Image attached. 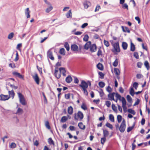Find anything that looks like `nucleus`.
Returning <instances> with one entry per match:
<instances>
[{
  "mask_svg": "<svg viewBox=\"0 0 150 150\" xmlns=\"http://www.w3.org/2000/svg\"><path fill=\"white\" fill-rule=\"evenodd\" d=\"M45 126L46 127L49 129H51V127L49 125V122L48 121H46L45 122Z\"/></svg>",
  "mask_w": 150,
  "mask_h": 150,
  "instance_id": "obj_43",
  "label": "nucleus"
},
{
  "mask_svg": "<svg viewBox=\"0 0 150 150\" xmlns=\"http://www.w3.org/2000/svg\"><path fill=\"white\" fill-rule=\"evenodd\" d=\"M88 38H89V37H88V35H86L84 36V37L83 38V40L84 41L86 42L88 41Z\"/></svg>",
  "mask_w": 150,
  "mask_h": 150,
  "instance_id": "obj_56",
  "label": "nucleus"
},
{
  "mask_svg": "<svg viewBox=\"0 0 150 150\" xmlns=\"http://www.w3.org/2000/svg\"><path fill=\"white\" fill-rule=\"evenodd\" d=\"M143 77L142 75L141 74H137L136 75V77L137 79H139Z\"/></svg>",
  "mask_w": 150,
  "mask_h": 150,
  "instance_id": "obj_64",
  "label": "nucleus"
},
{
  "mask_svg": "<svg viewBox=\"0 0 150 150\" xmlns=\"http://www.w3.org/2000/svg\"><path fill=\"white\" fill-rule=\"evenodd\" d=\"M106 91L110 93L111 92L112 89L109 86H108L106 88Z\"/></svg>",
  "mask_w": 150,
  "mask_h": 150,
  "instance_id": "obj_55",
  "label": "nucleus"
},
{
  "mask_svg": "<svg viewBox=\"0 0 150 150\" xmlns=\"http://www.w3.org/2000/svg\"><path fill=\"white\" fill-rule=\"evenodd\" d=\"M64 96L65 98L67 99H69L70 98V93H69L68 94H65Z\"/></svg>",
  "mask_w": 150,
  "mask_h": 150,
  "instance_id": "obj_59",
  "label": "nucleus"
},
{
  "mask_svg": "<svg viewBox=\"0 0 150 150\" xmlns=\"http://www.w3.org/2000/svg\"><path fill=\"white\" fill-rule=\"evenodd\" d=\"M47 57L52 60H54V57L53 55V53L50 50H49L47 52Z\"/></svg>",
  "mask_w": 150,
  "mask_h": 150,
  "instance_id": "obj_9",
  "label": "nucleus"
},
{
  "mask_svg": "<svg viewBox=\"0 0 150 150\" xmlns=\"http://www.w3.org/2000/svg\"><path fill=\"white\" fill-rule=\"evenodd\" d=\"M88 85L90 87L91 86V83L90 81H88L87 82L85 81L82 80L81 84L79 85V86L82 89L84 93L86 96L88 95V92L87 90V89L88 88Z\"/></svg>",
  "mask_w": 150,
  "mask_h": 150,
  "instance_id": "obj_1",
  "label": "nucleus"
},
{
  "mask_svg": "<svg viewBox=\"0 0 150 150\" xmlns=\"http://www.w3.org/2000/svg\"><path fill=\"white\" fill-rule=\"evenodd\" d=\"M105 105L108 107H109L111 105V102L109 101H106L105 102Z\"/></svg>",
  "mask_w": 150,
  "mask_h": 150,
  "instance_id": "obj_62",
  "label": "nucleus"
},
{
  "mask_svg": "<svg viewBox=\"0 0 150 150\" xmlns=\"http://www.w3.org/2000/svg\"><path fill=\"white\" fill-rule=\"evenodd\" d=\"M117 122L118 123H120L122 120V116L120 115H118L117 116Z\"/></svg>",
  "mask_w": 150,
  "mask_h": 150,
  "instance_id": "obj_45",
  "label": "nucleus"
},
{
  "mask_svg": "<svg viewBox=\"0 0 150 150\" xmlns=\"http://www.w3.org/2000/svg\"><path fill=\"white\" fill-rule=\"evenodd\" d=\"M83 4L85 8L87 9L91 5V3L87 1H85L83 3Z\"/></svg>",
  "mask_w": 150,
  "mask_h": 150,
  "instance_id": "obj_13",
  "label": "nucleus"
},
{
  "mask_svg": "<svg viewBox=\"0 0 150 150\" xmlns=\"http://www.w3.org/2000/svg\"><path fill=\"white\" fill-rule=\"evenodd\" d=\"M68 117L66 116H63L62 117L60 122H65L67 120Z\"/></svg>",
  "mask_w": 150,
  "mask_h": 150,
  "instance_id": "obj_27",
  "label": "nucleus"
},
{
  "mask_svg": "<svg viewBox=\"0 0 150 150\" xmlns=\"http://www.w3.org/2000/svg\"><path fill=\"white\" fill-rule=\"evenodd\" d=\"M9 147L11 148H14L16 147V144L14 142H12L10 145Z\"/></svg>",
  "mask_w": 150,
  "mask_h": 150,
  "instance_id": "obj_40",
  "label": "nucleus"
},
{
  "mask_svg": "<svg viewBox=\"0 0 150 150\" xmlns=\"http://www.w3.org/2000/svg\"><path fill=\"white\" fill-rule=\"evenodd\" d=\"M30 11L28 8L25 9V15H27V18L30 17Z\"/></svg>",
  "mask_w": 150,
  "mask_h": 150,
  "instance_id": "obj_18",
  "label": "nucleus"
},
{
  "mask_svg": "<svg viewBox=\"0 0 150 150\" xmlns=\"http://www.w3.org/2000/svg\"><path fill=\"white\" fill-rule=\"evenodd\" d=\"M33 78L37 84L39 85L40 83V79L38 74H35L34 76H33Z\"/></svg>",
  "mask_w": 150,
  "mask_h": 150,
  "instance_id": "obj_11",
  "label": "nucleus"
},
{
  "mask_svg": "<svg viewBox=\"0 0 150 150\" xmlns=\"http://www.w3.org/2000/svg\"><path fill=\"white\" fill-rule=\"evenodd\" d=\"M81 108L84 110H86L87 109V108L84 103H83L81 106Z\"/></svg>",
  "mask_w": 150,
  "mask_h": 150,
  "instance_id": "obj_61",
  "label": "nucleus"
},
{
  "mask_svg": "<svg viewBox=\"0 0 150 150\" xmlns=\"http://www.w3.org/2000/svg\"><path fill=\"white\" fill-rule=\"evenodd\" d=\"M98 85L100 87L103 88L105 86V84L103 81H100L98 83Z\"/></svg>",
  "mask_w": 150,
  "mask_h": 150,
  "instance_id": "obj_38",
  "label": "nucleus"
},
{
  "mask_svg": "<svg viewBox=\"0 0 150 150\" xmlns=\"http://www.w3.org/2000/svg\"><path fill=\"white\" fill-rule=\"evenodd\" d=\"M10 98V96L8 95L1 94L0 95V100L5 101L8 100Z\"/></svg>",
  "mask_w": 150,
  "mask_h": 150,
  "instance_id": "obj_10",
  "label": "nucleus"
},
{
  "mask_svg": "<svg viewBox=\"0 0 150 150\" xmlns=\"http://www.w3.org/2000/svg\"><path fill=\"white\" fill-rule=\"evenodd\" d=\"M109 120L112 122H114V117L113 115L110 114L109 115Z\"/></svg>",
  "mask_w": 150,
  "mask_h": 150,
  "instance_id": "obj_30",
  "label": "nucleus"
},
{
  "mask_svg": "<svg viewBox=\"0 0 150 150\" xmlns=\"http://www.w3.org/2000/svg\"><path fill=\"white\" fill-rule=\"evenodd\" d=\"M59 70L60 71L61 73H62V75L65 76H66V71L65 69L63 67H60L59 69Z\"/></svg>",
  "mask_w": 150,
  "mask_h": 150,
  "instance_id": "obj_17",
  "label": "nucleus"
},
{
  "mask_svg": "<svg viewBox=\"0 0 150 150\" xmlns=\"http://www.w3.org/2000/svg\"><path fill=\"white\" fill-rule=\"evenodd\" d=\"M127 111L129 112L132 113L133 115H135L136 113V112H135V111L134 110L132 109H128L127 110Z\"/></svg>",
  "mask_w": 150,
  "mask_h": 150,
  "instance_id": "obj_46",
  "label": "nucleus"
},
{
  "mask_svg": "<svg viewBox=\"0 0 150 150\" xmlns=\"http://www.w3.org/2000/svg\"><path fill=\"white\" fill-rule=\"evenodd\" d=\"M104 45L107 47H109L110 46V44L109 42L105 40H104Z\"/></svg>",
  "mask_w": 150,
  "mask_h": 150,
  "instance_id": "obj_52",
  "label": "nucleus"
},
{
  "mask_svg": "<svg viewBox=\"0 0 150 150\" xmlns=\"http://www.w3.org/2000/svg\"><path fill=\"white\" fill-rule=\"evenodd\" d=\"M64 46L66 48L67 51H69V50L70 48L69 46V45L67 42H66L65 43Z\"/></svg>",
  "mask_w": 150,
  "mask_h": 150,
  "instance_id": "obj_42",
  "label": "nucleus"
},
{
  "mask_svg": "<svg viewBox=\"0 0 150 150\" xmlns=\"http://www.w3.org/2000/svg\"><path fill=\"white\" fill-rule=\"evenodd\" d=\"M59 53L62 55H64L65 54V51L64 48H62L60 49L59 51Z\"/></svg>",
  "mask_w": 150,
  "mask_h": 150,
  "instance_id": "obj_32",
  "label": "nucleus"
},
{
  "mask_svg": "<svg viewBox=\"0 0 150 150\" xmlns=\"http://www.w3.org/2000/svg\"><path fill=\"white\" fill-rule=\"evenodd\" d=\"M61 73L60 71H58V68L56 67L54 70V75L57 79H59L61 77Z\"/></svg>",
  "mask_w": 150,
  "mask_h": 150,
  "instance_id": "obj_7",
  "label": "nucleus"
},
{
  "mask_svg": "<svg viewBox=\"0 0 150 150\" xmlns=\"http://www.w3.org/2000/svg\"><path fill=\"white\" fill-rule=\"evenodd\" d=\"M9 66L12 68L13 69L16 67V65L14 63H10L9 64Z\"/></svg>",
  "mask_w": 150,
  "mask_h": 150,
  "instance_id": "obj_60",
  "label": "nucleus"
},
{
  "mask_svg": "<svg viewBox=\"0 0 150 150\" xmlns=\"http://www.w3.org/2000/svg\"><path fill=\"white\" fill-rule=\"evenodd\" d=\"M130 51L134 52L135 50V47L134 44L131 42L130 43Z\"/></svg>",
  "mask_w": 150,
  "mask_h": 150,
  "instance_id": "obj_25",
  "label": "nucleus"
},
{
  "mask_svg": "<svg viewBox=\"0 0 150 150\" xmlns=\"http://www.w3.org/2000/svg\"><path fill=\"white\" fill-rule=\"evenodd\" d=\"M72 79L71 76L69 75L65 79L66 81L68 83H71L72 81Z\"/></svg>",
  "mask_w": 150,
  "mask_h": 150,
  "instance_id": "obj_20",
  "label": "nucleus"
},
{
  "mask_svg": "<svg viewBox=\"0 0 150 150\" xmlns=\"http://www.w3.org/2000/svg\"><path fill=\"white\" fill-rule=\"evenodd\" d=\"M112 47L113 48L112 50V51L115 54H117V53L120 52V50L118 42L115 43Z\"/></svg>",
  "mask_w": 150,
  "mask_h": 150,
  "instance_id": "obj_2",
  "label": "nucleus"
},
{
  "mask_svg": "<svg viewBox=\"0 0 150 150\" xmlns=\"http://www.w3.org/2000/svg\"><path fill=\"white\" fill-rule=\"evenodd\" d=\"M14 33L13 32L11 33L8 35V38L9 39L11 40L14 36Z\"/></svg>",
  "mask_w": 150,
  "mask_h": 150,
  "instance_id": "obj_41",
  "label": "nucleus"
},
{
  "mask_svg": "<svg viewBox=\"0 0 150 150\" xmlns=\"http://www.w3.org/2000/svg\"><path fill=\"white\" fill-rule=\"evenodd\" d=\"M134 57H135L137 59H138L139 58V56L138 52H135L133 54Z\"/></svg>",
  "mask_w": 150,
  "mask_h": 150,
  "instance_id": "obj_58",
  "label": "nucleus"
},
{
  "mask_svg": "<svg viewBox=\"0 0 150 150\" xmlns=\"http://www.w3.org/2000/svg\"><path fill=\"white\" fill-rule=\"evenodd\" d=\"M118 59H116L114 62L113 63V65L114 67H117L118 64Z\"/></svg>",
  "mask_w": 150,
  "mask_h": 150,
  "instance_id": "obj_47",
  "label": "nucleus"
},
{
  "mask_svg": "<svg viewBox=\"0 0 150 150\" xmlns=\"http://www.w3.org/2000/svg\"><path fill=\"white\" fill-rule=\"evenodd\" d=\"M130 94L132 96H133L134 94L135 93L134 89L133 88H131L129 91Z\"/></svg>",
  "mask_w": 150,
  "mask_h": 150,
  "instance_id": "obj_44",
  "label": "nucleus"
},
{
  "mask_svg": "<svg viewBox=\"0 0 150 150\" xmlns=\"http://www.w3.org/2000/svg\"><path fill=\"white\" fill-rule=\"evenodd\" d=\"M97 47L95 44L91 45L90 47V51L91 52H94L96 51Z\"/></svg>",
  "mask_w": 150,
  "mask_h": 150,
  "instance_id": "obj_15",
  "label": "nucleus"
},
{
  "mask_svg": "<svg viewBox=\"0 0 150 150\" xmlns=\"http://www.w3.org/2000/svg\"><path fill=\"white\" fill-rule=\"evenodd\" d=\"M128 46L127 43L125 42H123L122 43V47L124 50H126L127 49Z\"/></svg>",
  "mask_w": 150,
  "mask_h": 150,
  "instance_id": "obj_26",
  "label": "nucleus"
},
{
  "mask_svg": "<svg viewBox=\"0 0 150 150\" xmlns=\"http://www.w3.org/2000/svg\"><path fill=\"white\" fill-rule=\"evenodd\" d=\"M23 112V110L20 108H18L17 111V113H19V114H22Z\"/></svg>",
  "mask_w": 150,
  "mask_h": 150,
  "instance_id": "obj_57",
  "label": "nucleus"
},
{
  "mask_svg": "<svg viewBox=\"0 0 150 150\" xmlns=\"http://www.w3.org/2000/svg\"><path fill=\"white\" fill-rule=\"evenodd\" d=\"M17 94L19 98L20 103L23 105H25L26 103L23 96L20 93H18Z\"/></svg>",
  "mask_w": 150,
  "mask_h": 150,
  "instance_id": "obj_5",
  "label": "nucleus"
},
{
  "mask_svg": "<svg viewBox=\"0 0 150 150\" xmlns=\"http://www.w3.org/2000/svg\"><path fill=\"white\" fill-rule=\"evenodd\" d=\"M142 46L143 49H144L146 51H148V49L147 48V46L146 45H144V44L143 43H142Z\"/></svg>",
  "mask_w": 150,
  "mask_h": 150,
  "instance_id": "obj_63",
  "label": "nucleus"
},
{
  "mask_svg": "<svg viewBox=\"0 0 150 150\" xmlns=\"http://www.w3.org/2000/svg\"><path fill=\"white\" fill-rule=\"evenodd\" d=\"M122 107L123 110L125 112H126L127 109V108L126 106V101L125 98L123 97L122 98Z\"/></svg>",
  "mask_w": 150,
  "mask_h": 150,
  "instance_id": "obj_6",
  "label": "nucleus"
},
{
  "mask_svg": "<svg viewBox=\"0 0 150 150\" xmlns=\"http://www.w3.org/2000/svg\"><path fill=\"white\" fill-rule=\"evenodd\" d=\"M8 93L9 95V96H10V98L11 97L13 99L14 98L15 96V93L13 90L11 91H8Z\"/></svg>",
  "mask_w": 150,
  "mask_h": 150,
  "instance_id": "obj_21",
  "label": "nucleus"
},
{
  "mask_svg": "<svg viewBox=\"0 0 150 150\" xmlns=\"http://www.w3.org/2000/svg\"><path fill=\"white\" fill-rule=\"evenodd\" d=\"M66 16L67 18H72V13L71 10H69L66 14Z\"/></svg>",
  "mask_w": 150,
  "mask_h": 150,
  "instance_id": "obj_28",
  "label": "nucleus"
},
{
  "mask_svg": "<svg viewBox=\"0 0 150 150\" xmlns=\"http://www.w3.org/2000/svg\"><path fill=\"white\" fill-rule=\"evenodd\" d=\"M116 98L119 100L120 101H122V98L121 96L118 93H115Z\"/></svg>",
  "mask_w": 150,
  "mask_h": 150,
  "instance_id": "obj_35",
  "label": "nucleus"
},
{
  "mask_svg": "<svg viewBox=\"0 0 150 150\" xmlns=\"http://www.w3.org/2000/svg\"><path fill=\"white\" fill-rule=\"evenodd\" d=\"M122 7L124 9H126L128 10V6L127 4H122Z\"/></svg>",
  "mask_w": 150,
  "mask_h": 150,
  "instance_id": "obj_54",
  "label": "nucleus"
},
{
  "mask_svg": "<svg viewBox=\"0 0 150 150\" xmlns=\"http://www.w3.org/2000/svg\"><path fill=\"white\" fill-rule=\"evenodd\" d=\"M48 142L49 144L50 145H54V141L51 138H50L48 139Z\"/></svg>",
  "mask_w": 150,
  "mask_h": 150,
  "instance_id": "obj_33",
  "label": "nucleus"
},
{
  "mask_svg": "<svg viewBox=\"0 0 150 150\" xmlns=\"http://www.w3.org/2000/svg\"><path fill=\"white\" fill-rule=\"evenodd\" d=\"M73 111V108L71 106L69 107L68 108L67 112L70 115L72 114Z\"/></svg>",
  "mask_w": 150,
  "mask_h": 150,
  "instance_id": "obj_19",
  "label": "nucleus"
},
{
  "mask_svg": "<svg viewBox=\"0 0 150 150\" xmlns=\"http://www.w3.org/2000/svg\"><path fill=\"white\" fill-rule=\"evenodd\" d=\"M78 125L79 128L81 129L84 130L86 128L85 126L83 125L82 122H80L79 123Z\"/></svg>",
  "mask_w": 150,
  "mask_h": 150,
  "instance_id": "obj_23",
  "label": "nucleus"
},
{
  "mask_svg": "<svg viewBox=\"0 0 150 150\" xmlns=\"http://www.w3.org/2000/svg\"><path fill=\"white\" fill-rule=\"evenodd\" d=\"M112 110L114 111L115 112H117V108L115 105L112 104Z\"/></svg>",
  "mask_w": 150,
  "mask_h": 150,
  "instance_id": "obj_48",
  "label": "nucleus"
},
{
  "mask_svg": "<svg viewBox=\"0 0 150 150\" xmlns=\"http://www.w3.org/2000/svg\"><path fill=\"white\" fill-rule=\"evenodd\" d=\"M71 49L72 51H77L78 50V47L76 45H72L71 46Z\"/></svg>",
  "mask_w": 150,
  "mask_h": 150,
  "instance_id": "obj_16",
  "label": "nucleus"
},
{
  "mask_svg": "<svg viewBox=\"0 0 150 150\" xmlns=\"http://www.w3.org/2000/svg\"><path fill=\"white\" fill-rule=\"evenodd\" d=\"M109 132L106 130H103V137H106L109 135Z\"/></svg>",
  "mask_w": 150,
  "mask_h": 150,
  "instance_id": "obj_36",
  "label": "nucleus"
},
{
  "mask_svg": "<svg viewBox=\"0 0 150 150\" xmlns=\"http://www.w3.org/2000/svg\"><path fill=\"white\" fill-rule=\"evenodd\" d=\"M127 101L129 103H131L132 102V99L131 96L129 95H127Z\"/></svg>",
  "mask_w": 150,
  "mask_h": 150,
  "instance_id": "obj_37",
  "label": "nucleus"
},
{
  "mask_svg": "<svg viewBox=\"0 0 150 150\" xmlns=\"http://www.w3.org/2000/svg\"><path fill=\"white\" fill-rule=\"evenodd\" d=\"M139 84L138 83L135 82L133 84V87H134L135 89H137L138 86Z\"/></svg>",
  "mask_w": 150,
  "mask_h": 150,
  "instance_id": "obj_53",
  "label": "nucleus"
},
{
  "mask_svg": "<svg viewBox=\"0 0 150 150\" xmlns=\"http://www.w3.org/2000/svg\"><path fill=\"white\" fill-rule=\"evenodd\" d=\"M74 117L75 120H81L83 117V115L81 111H79L77 113L74 114Z\"/></svg>",
  "mask_w": 150,
  "mask_h": 150,
  "instance_id": "obj_3",
  "label": "nucleus"
},
{
  "mask_svg": "<svg viewBox=\"0 0 150 150\" xmlns=\"http://www.w3.org/2000/svg\"><path fill=\"white\" fill-rule=\"evenodd\" d=\"M106 139L105 137H103V138H101L100 140L101 144H102L103 145L105 141H106Z\"/></svg>",
  "mask_w": 150,
  "mask_h": 150,
  "instance_id": "obj_50",
  "label": "nucleus"
},
{
  "mask_svg": "<svg viewBox=\"0 0 150 150\" xmlns=\"http://www.w3.org/2000/svg\"><path fill=\"white\" fill-rule=\"evenodd\" d=\"M49 7L46 9L45 11L47 13H49L53 9V7L51 5H50Z\"/></svg>",
  "mask_w": 150,
  "mask_h": 150,
  "instance_id": "obj_39",
  "label": "nucleus"
},
{
  "mask_svg": "<svg viewBox=\"0 0 150 150\" xmlns=\"http://www.w3.org/2000/svg\"><path fill=\"white\" fill-rule=\"evenodd\" d=\"M114 71L115 75L117 76V78L118 79H119L120 77L119 76L120 74V72L119 69L117 68H114Z\"/></svg>",
  "mask_w": 150,
  "mask_h": 150,
  "instance_id": "obj_14",
  "label": "nucleus"
},
{
  "mask_svg": "<svg viewBox=\"0 0 150 150\" xmlns=\"http://www.w3.org/2000/svg\"><path fill=\"white\" fill-rule=\"evenodd\" d=\"M126 127V122L125 120L124 119L122 120L119 127V130L121 132H123L125 130Z\"/></svg>",
  "mask_w": 150,
  "mask_h": 150,
  "instance_id": "obj_4",
  "label": "nucleus"
},
{
  "mask_svg": "<svg viewBox=\"0 0 150 150\" xmlns=\"http://www.w3.org/2000/svg\"><path fill=\"white\" fill-rule=\"evenodd\" d=\"M106 126L110 128L111 129H112L113 128L112 125L110 123L108 122H107L106 124Z\"/></svg>",
  "mask_w": 150,
  "mask_h": 150,
  "instance_id": "obj_49",
  "label": "nucleus"
},
{
  "mask_svg": "<svg viewBox=\"0 0 150 150\" xmlns=\"http://www.w3.org/2000/svg\"><path fill=\"white\" fill-rule=\"evenodd\" d=\"M121 28L122 29V31L125 32H126L128 33H130V30H129V28L127 27H125V28L123 26H122Z\"/></svg>",
  "mask_w": 150,
  "mask_h": 150,
  "instance_id": "obj_24",
  "label": "nucleus"
},
{
  "mask_svg": "<svg viewBox=\"0 0 150 150\" xmlns=\"http://www.w3.org/2000/svg\"><path fill=\"white\" fill-rule=\"evenodd\" d=\"M16 56L14 60L15 62H16L19 59V55L18 52L17 51H16Z\"/></svg>",
  "mask_w": 150,
  "mask_h": 150,
  "instance_id": "obj_51",
  "label": "nucleus"
},
{
  "mask_svg": "<svg viewBox=\"0 0 150 150\" xmlns=\"http://www.w3.org/2000/svg\"><path fill=\"white\" fill-rule=\"evenodd\" d=\"M91 45V42H88L85 44L84 46V48L85 49L87 50L89 48H90Z\"/></svg>",
  "mask_w": 150,
  "mask_h": 150,
  "instance_id": "obj_22",
  "label": "nucleus"
},
{
  "mask_svg": "<svg viewBox=\"0 0 150 150\" xmlns=\"http://www.w3.org/2000/svg\"><path fill=\"white\" fill-rule=\"evenodd\" d=\"M12 74L13 76L17 77L20 79L24 80V76L21 74L19 73L14 71L12 72Z\"/></svg>",
  "mask_w": 150,
  "mask_h": 150,
  "instance_id": "obj_8",
  "label": "nucleus"
},
{
  "mask_svg": "<svg viewBox=\"0 0 150 150\" xmlns=\"http://www.w3.org/2000/svg\"><path fill=\"white\" fill-rule=\"evenodd\" d=\"M97 67L98 69L100 70H103V67L102 64L100 63L98 64L97 65Z\"/></svg>",
  "mask_w": 150,
  "mask_h": 150,
  "instance_id": "obj_29",
  "label": "nucleus"
},
{
  "mask_svg": "<svg viewBox=\"0 0 150 150\" xmlns=\"http://www.w3.org/2000/svg\"><path fill=\"white\" fill-rule=\"evenodd\" d=\"M144 64L147 69L148 70L149 69L150 67L148 61H145Z\"/></svg>",
  "mask_w": 150,
  "mask_h": 150,
  "instance_id": "obj_34",
  "label": "nucleus"
},
{
  "mask_svg": "<svg viewBox=\"0 0 150 150\" xmlns=\"http://www.w3.org/2000/svg\"><path fill=\"white\" fill-rule=\"evenodd\" d=\"M97 55L99 57H102V52L100 48H99L98 50Z\"/></svg>",
  "mask_w": 150,
  "mask_h": 150,
  "instance_id": "obj_31",
  "label": "nucleus"
},
{
  "mask_svg": "<svg viewBox=\"0 0 150 150\" xmlns=\"http://www.w3.org/2000/svg\"><path fill=\"white\" fill-rule=\"evenodd\" d=\"M115 95V93L114 92L109 93L108 96L109 99L110 100H115L114 97Z\"/></svg>",
  "mask_w": 150,
  "mask_h": 150,
  "instance_id": "obj_12",
  "label": "nucleus"
}]
</instances>
